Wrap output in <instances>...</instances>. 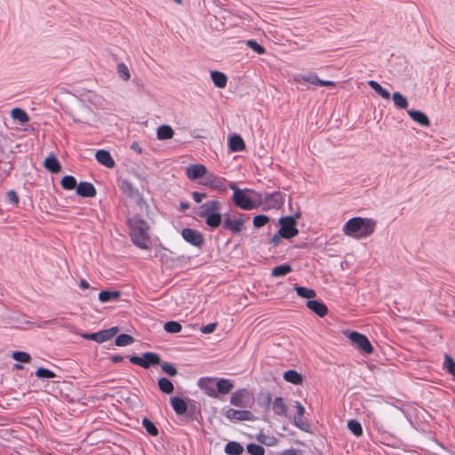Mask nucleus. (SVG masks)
Returning <instances> with one entry per match:
<instances>
[{"label": "nucleus", "instance_id": "36", "mask_svg": "<svg viewBox=\"0 0 455 455\" xmlns=\"http://www.w3.org/2000/svg\"><path fill=\"white\" fill-rule=\"evenodd\" d=\"M395 106L400 109H406L408 107V100L401 92H395L392 95Z\"/></svg>", "mask_w": 455, "mask_h": 455}, {"label": "nucleus", "instance_id": "26", "mask_svg": "<svg viewBox=\"0 0 455 455\" xmlns=\"http://www.w3.org/2000/svg\"><path fill=\"white\" fill-rule=\"evenodd\" d=\"M173 135L174 132L170 125L163 124L157 128L156 137L160 140H170Z\"/></svg>", "mask_w": 455, "mask_h": 455}, {"label": "nucleus", "instance_id": "43", "mask_svg": "<svg viewBox=\"0 0 455 455\" xmlns=\"http://www.w3.org/2000/svg\"><path fill=\"white\" fill-rule=\"evenodd\" d=\"M133 341H134V339L132 336H131L129 334L123 333L116 337L115 343L118 347H124V346H127V345L133 343Z\"/></svg>", "mask_w": 455, "mask_h": 455}, {"label": "nucleus", "instance_id": "55", "mask_svg": "<svg viewBox=\"0 0 455 455\" xmlns=\"http://www.w3.org/2000/svg\"><path fill=\"white\" fill-rule=\"evenodd\" d=\"M269 219L266 215H258L253 219V225L256 228H260L266 225L268 222Z\"/></svg>", "mask_w": 455, "mask_h": 455}, {"label": "nucleus", "instance_id": "7", "mask_svg": "<svg viewBox=\"0 0 455 455\" xmlns=\"http://www.w3.org/2000/svg\"><path fill=\"white\" fill-rule=\"evenodd\" d=\"M130 362L133 364L141 366L145 369L149 368L151 365H157L161 363V358L157 354L152 352L144 353L143 355L140 356H131Z\"/></svg>", "mask_w": 455, "mask_h": 455}, {"label": "nucleus", "instance_id": "42", "mask_svg": "<svg viewBox=\"0 0 455 455\" xmlns=\"http://www.w3.org/2000/svg\"><path fill=\"white\" fill-rule=\"evenodd\" d=\"M61 187L66 190H72L76 188V180L70 175L64 176L61 180Z\"/></svg>", "mask_w": 455, "mask_h": 455}, {"label": "nucleus", "instance_id": "23", "mask_svg": "<svg viewBox=\"0 0 455 455\" xmlns=\"http://www.w3.org/2000/svg\"><path fill=\"white\" fill-rule=\"evenodd\" d=\"M121 188L125 194H127L128 196L138 197L139 204L144 202V200L141 197V196L140 195L139 191L136 188H134L133 186L130 182L125 181V180L122 181Z\"/></svg>", "mask_w": 455, "mask_h": 455}, {"label": "nucleus", "instance_id": "11", "mask_svg": "<svg viewBox=\"0 0 455 455\" xmlns=\"http://www.w3.org/2000/svg\"><path fill=\"white\" fill-rule=\"evenodd\" d=\"M244 220L241 218L233 219L230 215H226L224 218L223 228L236 234L243 228Z\"/></svg>", "mask_w": 455, "mask_h": 455}, {"label": "nucleus", "instance_id": "1", "mask_svg": "<svg viewBox=\"0 0 455 455\" xmlns=\"http://www.w3.org/2000/svg\"><path fill=\"white\" fill-rule=\"evenodd\" d=\"M376 228V221L371 219L355 217L348 220L343 227L346 235L362 239L371 235Z\"/></svg>", "mask_w": 455, "mask_h": 455}, {"label": "nucleus", "instance_id": "46", "mask_svg": "<svg viewBox=\"0 0 455 455\" xmlns=\"http://www.w3.org/2000/svg\"><path fill=\"white\" fill-rule=\"evenodd\" d=\"M294 425L301 430L307 431L309 425L307 420L303 416L296 414L293 419Z\"/></svg>", "mask_w": 455, "mask_h": 455}, {"label": "nucleus", "instance_id": "57", "mask_svg": "<svg viewBox=\"0 0 455 455\" xmlns=\"http://www.w3.org/2000/svg\"><path fill=\"white\" fill-rule=\"evenodd\" d=\"M7 199L10 203L13 204H17L19 203V196L17 193L13 190H11L7 193Z\"/></svg>", "mask_w": 455, "mask_h": 455}, {"label": "nucleus", "instance_id": "22", "mask_svg": "<svg viewBox=\"0 0 455 455\" xmlns=\"http://www.w3.org/2000/svg\"><path fill=\"white\" fill-rule=\"evenodd\" d=\"M199 386L209 396L217 397L216 385H214L213 379H201L199 380Z\"/></svg>", "mask_w": 455, "mask_h": 455}, {"label": "nucleus", "instance_id": "37", "mask_svg": "<svg viewBox=\"0 0 455 455\" xmlns=\"http://www.w3.org/2000/svg\"><path fill=\"white\" fill-rule=\"evenodd\" d=\"M286 405L282 397L275 398L273 402V411L279 416H284L286 414Z\"/></svg>", "mask_w": 455, "mask_h": 455}, {"label": "nucleus", "instance_id": "15", "mask_svg": "<svg viewBox=\"0 0 455 455\" xmlns=\"http://www.w3.org/2000/svg\"><path fill=\"white\" fill-rule=\"evenodd\" d=\"M207 173V169L203 164H192L186 170V175L190 180H197Z\"/></svg>", "mask_w": 455, "mask_h": 455}, {"label": "nucleus", "instance_id": "18", "mask_svg": "<svg viewBox=\"0 0 455 455\" xmlns=\"http://www.w3.org/2000/svg\"><path fill=\"white\" fill-rule=\"evenodd\" d=\"M76 193L83 197H93L96 195V189L90 182H80L76 186Z\"/></svg>", "mask_w": 455, "mask_h": 455}, {"label": "nucleus", "instance_id": "39", "mask_svg": "<svg viewBox=\"0 0 455 455\" xmlns=\"http://www.w3.org/2000/svg\"><path fill=\"white\" fill-rule=\"evenodd\" d=\"M291 270L292 268L289 264H283L275 267L271 271V275L274 277H281L291 272Z\"/></svg>", "mask_w": 455, "mask_h": 455}, {"label": "nucleus", "instance_id": "51", "mask_svg": "<svg viewBox=\"0 0 455 455\" xmlns=\"http://www.w3.org/2000/svg\"><path fill=\"white\" fill-rule=\"evenodd\" d=\"M36 376L40 379H52L56 377V374L45 368H38L36 371Z\"/></svg>", "mask_w": 455, "mask_h": 455}, {"label": "nucleus", "instance_id": "59", "mask_svg": "<svg viewBox=\"0 0 455 455\" xmlns=\"http://www.w3.org/2000/svg\"><path fill=\"white\" fill-rule=\"evenodd\" d=\"M283 455H303L300 451L295 449L286 450L283 452Z\"/></svg>", "mask_w": 455, "mask_h": 455}, {"label": "nucleus", "instance_id": "62", "mask_svg": "<svg viewBox=\"0 0 455 455\" xmlns=\"http://www.w3.org/2000/svg\"><path fill=\"white\" fill-rule=\"evenodd\" d=\"M131 148L138 153L142 152V148L138 142H133L131 146Z\"/></svg>", "mask_w": 455, "mask_h": 455}, {"label": "nucleus", "instance_id": "21", "mask_svg": "<svg viewBox=\"0 0 455 455\" xmlns=\"http://www.w3.org/2000/svg\"><path fill=\"white\" fill-rule=\"evenodd\" d=\"M408 115L414 122L419 124L422 126H428L430 124V121L427 116L419 110H408Z\"/></svg>", "mask_w": 455, "mask_h": 455}, {"label": "nucleus", "instance_id": "56", "mask_svg": "<svg viewBox=\"0 0 455 455\" xmlns=\"http://www.w3.org/2000/svg\"><path fill=\"white\" fill-rule=\"evenodd\" d=\"M217 325H218L217 323H212L207 325L202 326L200 328V331L202 333H204V334L212 333L216 330Z\"/></svg>", "mask_w": 455, "mask_h": 455}, {"label": "nucleus", "instance_id": "58", "mask_svg": "<svg viewBox=\"0 0 455 455\" xmlns=\"http://www.w3.org/2000/svg\"><path fill=\"white\" fill-rule=\"evenodd\" d=\"M193 199L196 203H201L206 197V194L195 191L192 193Z\"/></svg>", "mask_w": 455, "mask_h": 455}, {"label": "nucleus", "instance_id": "14", "mask_svg": "<svg viewBox=\"0 0 455 455\" xmlns=\"http://www.w3.org/2000/svg\"><path fill=\"white\" fill-rule=\"evenodd\" d=\"M225 416L231 420H251L253 416L250 411H240L235 409H228L225 412Z\"/></svg>", "mask_w": 455, "mask_h": 455}, {"label": "nucleus", "instance_id": "38", "mask_svg": "<svg viewBox=\"0 0 455 455\" xmlns=\"http://www.w3.org/2000/svg\"><path fill=\"white\" fill-rule=\"evenodd\" d=\"M369 86L373 89L379 95L385 100L390 99V93L387 90L384 89L378 82L371 80L368 82Z\"/></svg>", "mask_w": 455, "mask_h": 455}, {"label": "nucleus", "instance_id": "5", "mask_svg": "<svg viewBox=\"0 0 455 455\" xmlns=\"http://www.w3.org/2000/svg\"><path fill=\"white\" fill-rule=\"evenodd\" d=\"M279 224L281 228L278 233L283 238L290 239L298 235L299 230L296 228V220L294 217H283L279 220Z\"/></svg>", "mask_w": 455, "mask_h": 455}, {"label": "nucleus", "instance_id": "25", "mask_svg": "<svg viewBox=\"0 0 455 455\" xmlns=\"http://www.w3.org/2000/svg\"><path fill=\"white\" fill-rule=\"evenodd\" d=\"M229 148L234 152H239L244 149L245 144L239 135H232L228 140Z\"/></svg>", "mask_w": 455, "mask_h": 455}, {"label": "nucleus", "instance_id": "50", "mask_svg": "<svg viewBox=\"0 0 455 455\" xmlns=\"http://www.w3.org/2000/svg\"><path fill=\"white\" fill-rule=\"evenodd\" d=\"M246 449L251 455H265V449L259 444L250 443Z\"/></svg>", "mask_w": 455, "mask_h": 455}, {"label": "nucleus", "instance_id": "31", "mask_svg": "<svg viewBox=\"0 0 455 455\" xmlns=\"http://www.w3.org/2000/svg\"><path fill=\"white\" fill-rule=\"evenodd\" d=\"M11 116L12 119L19 121L21 124H27L30 117L29 116L20 108H15L11 111Z\"/></svg>", "mask_w": 455, "mask_h": 455}, {"label": "nucleus", "instance_id": "20", "mask_svg": "<svg viewBox=\"0 0 455 455\" xmlns=\"http://www.w3.org/2000/svg\"><path fill=\"white\" fill-rule=\"evenodd\" d=\"M307 307L320 317H323L327 315L328 312L327 307L323 303L317 300H308L307 302Z\"/></svg>", "mask_w": 455, "mask_h": 455}, {"label": "nucleus", "instance_id": "28", "mask_svg": "<svg viewBox=\"0 0 455 455\" xmlns=\"http://www.w3.org/2000/svg\"><path fill=\"white\" fill-rule=\"evenodd\" d=\"M234 387V385L232 382L228 379H220L216 383V391L218 394H228L229 393L232 388Z\"/></svg>", "mask_w": 455, "mask_h": 455}, {"label": "nucleus", "instance_id": "12", "mask_svg": "<svg viewBox=\"0 0 455 455\" xmlns=\"http://www.w3.org/2000/svg\"><path fill=\"white\" fill-rule=\"evenodd\" d=\"M233 202L237 207L243 210H251L255 206L251 200L245 196L243 191L233 194Z\"/></svg>", "mask_w": 455, "mask_h": 455}, {"label": "nucleus", "instance_id": "49", "mask_svg": "<svg viewBox=\"0 0 455 455\" xmlns=\"http://www.w3.org/2000/svg\"><path fill=\"white\" fill-rule=\"evenodd\" d=\"M117 73L124 81H128L131 78L129 68L124 63L117 65Z\"/></svg>", "mask_w": 455, "mask_h": 455}, {"label": "nucleus", "instance_id": "9", "mask_svg": "<svg viewBox=\"0 0 455 455\" xmlns=\"http://www.w3.org/2000/svg\"><path fill=\"white\" fill-rule=\"evenodd\" d=\"M251 400V397L247 389H239L232 394L230 403L236 407L243 408L248 405Z\"/></svg>", "mask_w": 455, "mask_h": 455}, {"label": "nucleus", "instance_id": "13", "mask_svg": "<svg viewBox=\"0 0 455 455\" xmlns=\"http://www.w3.org/2000/svg\"><path fill=\"white\" fill-rule=\"evenodd\" d=\"M264 202L268 208L278 209L284 203V196L280 192L267 194Z\"/></svg>", "mask_w": 455, "mask_h": 455}, {"label": "nucleus", "instance_id": "30", "mask_svg": "<svg viewBox=\"0 0 455 455\" xmlns=\"http://www.w3.org/2000/svg\"><path fill=\"white\" fill-rule=\"evenodd\" d=\"M211 78H212L213 84L218 88H224L227 85L228 78H227L226 75L222 72L212 71Z\"/></svg>", "mask_w": 455, "mask_h": 455}, {"label": "nucleus", "instance_id": "19", "mask_svg": "<svg viewBox=\"0 0 455 455\" xmlns=\"http://www.w3.org/2000/svg\"><path fill=\"white\" fill-rule=\"evenodd\" d=\"M220 204L217 200L207 201L201 206V212H199V216L201 218L206 216L205 213H215L220 211Z\"/></svg>", "mask_w": 455, "mask_h": 455}, {"label": "nucleus", "instance_id": "24", "mask_svg": "<svg viewBox=\"0 0 455 455\" xmlns=\"http://www.w3.org/2000/svg\"><path fill=\"white\" fill-rule=\"evenodd\" d=\"M44 166L52 173H57L60 171L61 167L58 159L54 156H49L44 159Z\"/></svg>", "mask_w": 455, "mask_h": 455}, {"label": "nucleus", "instance_id": "45", "mask_svg": "<svg viewBox=\"0 0 455 455\" xmlns=\"http://www.w3.org/2000/svg\"><path fill=\"white\" fill-rule=\"evenodd\" d=\"M142 425L144 427V428L147 430V432L150 435H153V436H156L158 435V429L157 427L155 426V424L149 420L147 418H144L143 420H142Z\"/></svg>", "mask_w": 455, "mask_h": 455}, {"label": "nucleus", "instance_id": "35", "mask_svg": "<svg viewBox=\"0 0 455 455\" xmlns=\"http://www.w3.org/2000/svg\"><path fill=\"white\" fill-rule=\"evenodd\" d=\"M225 452L228 455H241L243 447L237 442H228L225 446Z\"/></svg>", "mask_w": 455, "mask_h": 455}, {"label": "nucleus", "instance_id": "47", "mask_svg": "<svg viewBox=\"0 0 455 455\" xmlns=\"http://www.w3.org/2000/svg\"><path fill=\"white\" fill-rule=\"evenodd\" d=\"M181 324L175 321H170L164 323V329L169 333H177L181 331Z\"/></svg>", "mask_w": 455, "mask_h": 455}, {"label": "nucleus", "instance_id": "53", "mask_svg": "<svg viewBox=\"0 0 455 455\" xmlns=\"http://www.w3.org/2000/svg\"><path fill=\"white\" fill-rule=\"evenodd\" d=\"M160 364H161L163 371L165 372L167 375H169V376L177 375L178 371L173 364L169 363H160Z\"/></svg>", "mask_w": 455, "mask_h": 455}, {"label": "nucleus", "instance_id": "16", "mask_svg": "<svg viewBox=\"0 0 455 455\" xmlns=\"http://www.w3.org/2000/svg\"><path fill=\"white\" fill-rule=\"evenodd\" d=\"M225 180L222 178H220L214 174H208L205 176V181L204 185L208 186L213 189H217L220 191H225Z\"/></svg>", "mask_w": 455, "mask_h": 455}, {"label": "nucleus", "instance_id": "48", "mask_svg": "<svg viewBox=\"0 0 455 455\" xmlns=\"http://www.w3.org/2000/svg\"><path fill=\"white\" fill-rule=\"evenodd\" d=\"M12 357L21 363H29L31 361V356L28 353L23 351H15L12 353Z\"/></svg>", "mask_w": 455, "mask_h": 455}, {"label": "nucleus", "instance_id": "6", "mask_svg": "<svg viewBox=\"0 0 455 455\" xmlns=\"http://www.w3.org/2000/svg\"><path fill=\"white\" fill-rule=\"evenodd\" d=\"M347 337L353 346H355L361 352L367 355L372 353L373 347L365 335L356 331H352L348 333Z\"/></svg>", "mask_w": 455, "mask_h": 455}, {"label": "nucleus", "instance_id": "63", "mask_svg": "<svg viewBox=\"0 0 455 455\" xmlns=\"http://www.w3.org/2000/svg\"><path fill=\"white\" fill-rule=\"evenodd\" d=\"M281 237L280 235H275L272 238H271V243L275 244V245H277L280 241H281Z\"/></svg>", "mask_w": 455, "mask_h": 455}, {"label": "nucleus", "instance_id": "17", "mask_svg": "<svg viewBox=\"0 0 455 455\" xmlns=\"http://www.w3.org/2000/svg\"><path fill=\"white\" fill-rule=\"evenodd\" d=\"M95 158L100 164L108 168H113L115 166V161L107 150H98L95 154Z\"/></svg>", "mask_w": 455, "mask_h": 455}, {"label": "nucleus", "instance_id": "29", "mask_svg": "<svg viewBox=\"0 0 455 455\" xmlns=\"http://www.w3.org/2000/svg\"><path fill=\"white\" fill-rule=\"evenodd\" d=\"M206 216L203 217L204 220H205V222L206 224L212 228H216L218 227H220V225L221 224V214L217 212L215 213H205Z\"/></svg>", "mask_w": 455, "mask_h": 455}, {"label": "nucleus", "instance_id": "54", "mask_svg": "<svg viewBox=\"0 0 455 455\" xmlns=\"http://www.w3.org/2000/svg\"><path fill=\"white\" fill-rule=\"evenodd\" d=\"M444 364L447 371L453 376H455V362L454 360L448 355L444 356Z\"/></svg>", "mask_w": 455, "mask_h": 455}, {"label": "nucleus", "instance_id": "44", "mask_svg": "<svg viewBox=\"0 0 455 455\" xmlns=\"http://www.w3.org/2000/svg\"><path fill=\"white\" fill-rule=\"evenodd\" d=\"M347 427L355 436H361L363 435L362 426L360 422L355 419H350L347 422Z\"/></svg>", "mask_w": 455, "mask_h": 455}, {"label": "nucleus", "instance_id": "40", "mask_svg": "<svg viewBox=\"0 0 455 455\" xmlns=\"http://www.w3.org/2000/svg\"><path fill=\"white\" fill-rule=\"evenodd\" d=\"M294 290L301 298L313 299L316 296V293L313 289L295 285Z\"/></svg>", "mask_w": 455, "mask_h": 455}, {"label": "nucleus", "instance_id": "60", "mask_svg": "<svg viewBox=\"0 0 455 455\" xmlns=\"http://www.w3.org/2000/svg\"><path fill=\"white\" fill-rule=\"evenodd\" d=\"M319 85L321 86H328V87H334L335 83L332 81H327V80H322L320 79Z\"/></svg>", "mask_w": 455, "mask_h": 455}, {"label": "nucleus", "instance_id": "33", "mask_svg": "<svg viewBox=\"0 0 455 455\" xmlns=\"http://www.w3.org/2000/svg\"><path fill=\"white\" fill-rule=\"evenodd\" d=\"M295 82L302 83L306 82L311 84L319 85L320 78L315 73H309L307 75H299L294 78Z\"/></svg>", "mask_w": 455, "mask_h": 455}, {"label": "nucleus", "instance_id": "32", "mask_svg": "<svg viewBox=\"0 0 455 455\" xmlns=\"http://www.w3.org/2000/svg\"><path fill=\"white\" fill-rule=\"evenodd\" d=\"M121 292L119 291H102L99 294V299L102 303H106L112 300H116L120 298Z\"/></svg>", "mask_w": 455, "mask_h": 455}, {"label": "nucleus", "instance_id": "8", "mask_svg": "<svg viewBox=\"0 0 455 455\" xmlns=\"http://www.w3.org/2000/svg\"><path fill=\"white\" fill-rule=\"evenodd\" d=\"M118 331L119 330L117 327H112L94 333H84L81 336L85 339L94 340L98 343H103L111 339L118 332Z\"/></svg>", "mask_w": 455, "mask_h": 455}, {"label": "nucleus", "instance_id": "3", "mask_svg": "<svg viewBox=\"0 0 455 455\" xmlns=\"http://www.w3.org/2000/svg\"><path fill=\"white\" fill-rule=\"evenodd\" d=\"M70 115L74 121L89 124L94 119L93 110L81 100H76L70 109Z\"/></svg>", "mask_w": 455, "mask_h": 455}, {"label": "nucleus", "instance_id": "34", "mask_svg": "<svg viewBox=\"0 0 455 455\" xmlns=\"http://www.w3.org/2000/svg\"><path fill=\"white\" fill-rule=\"evenodd\" d=\"M283 379H285V381L294 385H299L302 383L301 375L294 370L286 371L283 373Z\"/></svg>", "mask_w": 455, "mask_h": 455}, {"label": "nucleus", "instance_id": "52", "mask_svg": "<svg viewBox=\"0 0 455 455\" xmlns=\"http://www.w3.org/2000/svg\"><path fill=\"white\" fill-rule=\"evenodd\" d=\"M246 44L248 47H250L251 50H253L255 52L259 54H264L266 52L265 48L254 40H248L246 42Z\"/></svg>", "mask_w": 455, "mask_h": 455}, {"label": "nucleus", "instance_id": "4", "mask_svg": "<svg viewBox=\"0 0 455 455\" xmlns=\"http://www.w3.org/2000/svg\"><path fill=\"white\" fill-rule=\"evenodd\" d=\"M395 413H397V410L392 407L379 410L375 414L372 413L371 419L373 425L379 431L385 432L384 423H392L395 419Z\"/></svg>", "mask_w": 455, "mask_h": 455}, {"label": "nucleus", "instance_id": "41", "mask_svg": "<svg viewBox=\"0 0 455 455\" xmlns=\"http://www.w3.org/2000/svg\"><path fill=\"white\" fill-rule=\"evenodd\" d=\"M158 387L163 393L171 394L173 392L174 387L171 380L166 378H161L158 380Z\"/></svg>", "mask_w": 455, "mask_h": 455}, {"label": "nucleus", "instance_id": "64", "mask_svg": "<svg viewBox=\"0 0 455 455\" xmlns=\"http://www.w3.org/2000/svg\"><path fill=\"white\" fill-rule=\"evenodd\" d=\"M79 286L82 289H88L90 287V284H89V283L86 280L82 279L79 282Z\"/></svg>", "mask_w": 455, "mask_h": 455}, {"label": "nucleus", "instance_id": "10", "mask_svg": "<svg viewBox=\"0 0 455 455\" xmlns=\"http://www.w3.org/2000/svg\"><path fill=\"white\" fill-rule=\"evenodd\" d=\"M181 235L186 242L194 246L200 247L204 243V237L202 234L197 230L184 228L182 230Z\"/></svg>", "mask_w": 455, "mask_h": 455}, {"label": "nucleus", "instance_id": "27", "mask_svg": "<svg viewBox=\"0 0 455 455\" xmlns=\"http://www.w3.org/2000/svg\"><path fill=\"white\" fill-rule=\"evenodd\" d=\"M171 403H172V406L174 411L178 415L184 414L188 410L187 403L181 398L172 397V398H171Z\"/></svg>", "mask_w": 455, "mask_h": 455}, {"label": "nucleus", "instance_id": "61", "mask_svg": "<svg viewBox=\"0 0 455 455\" xmlns=\"http://www.w3.org/2000/svg\"><path fill=\"white\" fill-rule=\"evenodd\" d=\"M297 414L303 416L305 413V408L299 402H296Z\"/></svg>", "mask_w": 455, "mask_h": 455}, {"label": "nucleus", "instance_id": "2", "mask_svg": "<svg viewBox=\"0 0 455 455\" xmlns=\"http://www.w3.org/2000/svg\"><path fill=\"white\" fill-rule=\"evenodd\" d=\"M128 225L132 243L139 248L146 249L147 242L149 239L148 223L141 218L134 216L128 220Z\"/></svg>", "mask_w": 455, "mask_h": 455}]
</instances>
